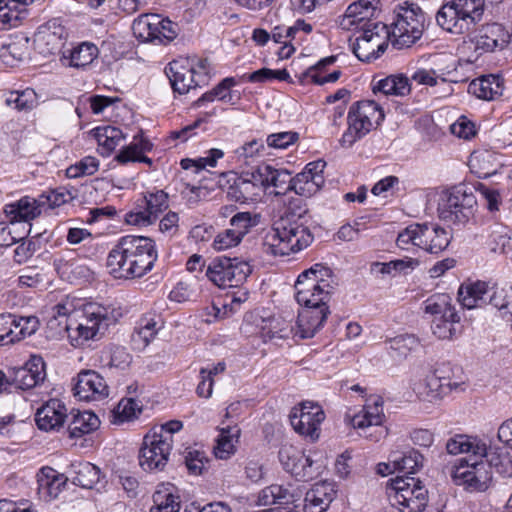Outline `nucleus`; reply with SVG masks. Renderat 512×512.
<instances>
[{"label":"nucleus","mask_w":512,"mask_h":512,"mask_svg":"<svg viewBox=\"0 0 512 512\" xmlns=\"http://www.w3.org/2000/svg\"><path fill=\"white\" fill-rule=\"evenodd\" d=\"M158 258L155 242L143 236L121 237L107 256V267L116 279L140 278L150 272Z\"/></svg>","instance_id":"f257e3e1"},{"label":"nucleus","mask_w":512,"mask_h":512,"mask_svg":"<svg viewBox=\"0 0 512 512\" xmlns=\"http://www.w3.org/2000/svg\"><path fill=\"white\" fill-rule=\"evenodd\" d=\"M484 0H453L436 13L437 24L445 31L461 35L470 33L483 20Z\"/></svg>","instance_id":"f03ea898"},{"label":"nucleus","mask_w":512,"mask_h":512,"mask_svg":"<svg viewBox=\"0 0 512 512\" xmlns=\"http://www.w3.org/2000/svg\"><path fill=\"white\" fill-rule=\"evenodd\" d=\"M331 270L315 264L303 271L295 282V299L302 308L328 306L333 290Z\"/></svg>","instance_id":"7ed1b4c3"},{"label":"nucleus","mask_w":512,"mask_h":512,"mask_svg":"<svg viewBox=\"0 0 512 512\" xmlns=\"http://www.w3.org/2000/svg\"><path fill=\"white\" fill-rule=\"evenodd\" d=\"M116 320L117 316L113 308L98 303H88L83 308L82 321L76 327L66 324L65 329L71 345L81 347L89 340H98Z\"/></svg>","instance_id":"20e7f679"},{"label":"nucleus","mask_w":512,"mask_h":512,"mask_svg":"<svg viewBox=\"0 0 512 512\" xmlns=\"http://www.w3.org/2000/svg\"><path fill=\"white\" fill-rule=\"evenodd\" d=\"M394 14L389 32L392 45L397 49L411 47L423 34L424 13L418 5L405 2L395 8Z\"/></svg>","instance_id":"39448f33"},{"label":"nucleus","mask_w":512,"mask_h":512,"mask_svg":"<svg viewBox=\"0 0 512 512\" xmlns=\"http://www.w3.org/2000/svg\"><path fill=\"white\" fill-rule=\"evenodd\" d=\"M383 119L384 112L374 100H363L353 104L347 116L348 128L339 140L340 146L352 147Z\"/></svg>","instance_id":"423d86ee"},{"label":"nucleus","mask_w":512,"mask_h":512,"mask_svg":"<svg viewBox=\"0 0 512 512\" xmlns=\"http://www.w3.org/2000/svg\"><path fill=\"white\" fill-rule=\"evenodd\" d=\"M308 210L301 206V201L291 202L285 213L280 217L284 238L290 249V253L299 252L314 240L309 227Z\"/></svg>","instance_id":"0eeeda50"},{"label":"nucleus","mask_w":512,"mask_h":512,"mask_svg":"<svg viewBox=\"0 0 512 512\" xmlns=\"http://www.w3.org/2000/svg\"><path fill=\"white\" fill-rule=\"evenodd\" d=\"M476 205L477 199L467 186H454L441 193L439 217L448 222L466 223L474 215Z\"/></svg>","instance_id":"6e6552de"},{"label":"nucleus","mask_w":512,"mask_h":512,"mask_svg":"<svg viewBox=\"0 0 512 512\" xmlns=\"http://www.w3.org/2000/svg\"><path fill=\"white\" fill-rule=\"evenodd\" d=\"M450 234L434 224H413L399 233L396 243L401 249L413 244L429 253L438 254L450 243Z\"/></svg>","instance_id":"1a4fd4ad"},{"label":"nucleus","mask_w":512,"mask_h":512,"mask_svg":"<svg viewBox=\"0 0 512 512\" xmlns=\"http://www.w3.org/2000/svg\"><path fill=\"white\" fill-rule=\"evenodd\" d=\"M391 503L401 512H423L428 501V491L414 477L397 476L391 479Z\"/></svg>","instance_id":"9d476101"},{"label":"nucleus","mask_w":512,"mask_h":512,"mask_svg":"<svg viewBox=\"0 0 512 512\" xmlns=\"http://www.w3.org/2000/svg\"><path fill=\"white\" fill-rule=\"evenodd\" d=\"M250 264L240 258L220 256L206 267L205 276L220 288L234 287L243 283L251 274Z\"/></svg>","instance_id":"9b49d317"},{"label":"nucleus","mask_w":512,"mask_h":512,"mask_svg":"<svg viewBox=\"0 0 512 512\" xmlns=\"http://www.w3.org/2000/svg\"><path fill=\"white\" fill-rule=\"evenodd\" d=\"M489 457L463 458L452 471V479L456 485L463 486L470 492L485 491L492 479L491 471L494 468L489 464Z\"/></svg>","instance_id":"f8f14e48"},{"label":"nucleus","mask_w":512,"mask_h":512,"mask_svg":"<svg viewBox=\"0 0 512 512\" xmlns=\"http://www.w3.org/2000/svg\"><path fill=\"white\" fill-rule=\"evenodd\" d=\"M363 32L356 38L353 52L357 58L370 62L382 55L388 47L389 31L383 23H367Z\"/></svg>","instance_id":"ddd939ff"},{"label":"nucleus","mask_w":512,"mask_h":512,"mask_svg":"<svg viewBox=\"0 0 512 512\" xmlns=\"http://www.w3.org/2000/svg\"><path fill=\"white\" fill-rule=\"evenodd\" d=\"M172 441L163 433L154 431L147 434L139 451V464L145 471L163 470L166 466Z\"/></svg>","instance_id":"4468645a"},{"label":"nucleus","mask_w":512,"mask_h":512,"mask_svg":"<svg viewBox=\"0 0 512 512\" xmlns=\"http://www.w3.org/2000/svg\"><path fill=\"white\" fill-rule=\"evenodd\" d=\"M446 451L451 455L467 453L469 454L468 459L491 456L488 460L489 464L494 466L498 473H504L505 464L510 462L506 456L502 457L495 453L488 452L487 445L482 440L466 435H456L450 438L446 443Z\"/></svg>","instance_id":"2eb2a0df"},{"label":"nucleus","mask_w":512,"mask_h":512,"mask_svg":"<svg viewBox=\"0 0 512 512\" xmlns=\"http://www.w3.org/2000/svg\"><path fill=\"white\" fill-rule=\"evenodd\" d=\"M290 423L300 435L315 441L320 436V425L325 419V413L320 405L313 402H303L294 407L290 413Z\"/></svg>","instance_id":"dca6fc26"},{"label":"nucleus","mask_w":512,"mask_h":512,"mask_svg":"<svg viewBox=\"0 0 512 512\" xmlns=\"http://www.w3.org/2000/svg\"><path fill=\"white\" fill-rule=\"evenodd\" d=\"M170 84L179 94H185L190 89L206 83V76L203 73H196L195 65L188 58H180L171 61L165 69Z\"/></svg>","instance_id":"f3484780"},{"label":"nucleus","mask_w":512,"mask_h":512,"mask_svg":"<svg viewBox=\"0 0 512 512\" xmlns=\"http://www.w3.org/2000/svg\"><path fill=\"white\" fill-rule=\"evenodd\" d=\"M383 419V399L380 396H371L363 409L352 417L351 424L354 428L362 430L374 428V431L366 436L379 441L387 434L386 429L381 426Z\"/></svg>","instance_id":"a211bd4d"},{"label":"nucleus","mask_w":512,"mask_h":512,"mask_svg":"<svg viewBox=\"0 0 512 512\" xmlns=\"http://www.w3.org/2000/svg\"><path fill=\"white\" fill-rule=\"evenodd\" d=\"M73 390L74 395L84 401L102 400L108 396L105 379L94 370L79 372Z\"/></svg>","instance_id":"6ab92c4d"},{"label":"nucleus","mask_w":512,"mask_h":512,"mask_svg":"<svg viewBox=\"0 0 512 512\" xmlns=\"http://www.w3.org/2000/svg\"><path fill=\"white\" fill-rule=\"evenodd\" d=\"M329 314L328 306L301 308L298 312L296 328L295 330L291 329V332H294V336L300 339L312 338L322 329Z\"/></svg>","instance_id":"aec40b11"},{"label":"nucleus","mask_w":512,"mask_h":512,"mask_svg":"<svg viewBox=\"0 0 512 512\" xmlns=\"http://www.w3.org/2000/svg\"><path fill=\"white\" fill-rule=\"evenodd\" d=\"M10 377L11 387L26 390L37 386L46 377L45 363L41 356L33 355L23 367L17 368Z\"/></svg>","instance_id":"412c9836"},{"label":"nucleus","mask_w":512,"mask_h":512,"mask_svg":"<svg viewBox=\"0 0 512 512\" xmlns=\"http://www.w3.org/2000/svg\"><path fill=\"white\" fill-rule=\"evenodd\" d=\"M510 41V33L498 23L482 25L473 38L475 50L481 53L502 50Z\"/></svg>","instance_id":"4be33fe9"},{"label":"nucleus","mask_w":512,"mask_h":512,"mask_svg":"<svg viewBox=\"0 0 512 512\" xmlns=\"http://www.w3.org/2000/svg\"><path fill=\"white\" fill-rule=\"evenodd\" d=\"M67 418V409L58 399H51L40 407L35 416L39 429L44 431L59 430Z\"/></svg>","instance_id":"5701e85b"},{"label":"nucleus","mask_w":512,"mask_h":512,"mask_svg":"<svg viewBox=\"0 0 512 512\" xmlns=\"http://www.w3.org/2000/svg\"><path fill=\"white\" fill-rule=\"evenodd\" d=\"M8 326L7 335L10 343L21 341L33 335L39 328L40 322L36 316L16 317L11 314L0 315V326Z\"/></svg>","instance_id":"b1692460"},{"label":"nucleus","mask_w":512,"mask_h":512,"mask_svg":"<svg viewBox=\"0 0 512 512\" xmlns=\"http://www.w3.org/2000/svg\"><path fill=\"white\" fill-rule=\"evenodd\" d=\"M66 38V30L64 26L59 24L57 20H51L44 26L40 27L36 34L35 41L45 54H55L61 51L64 39Z\"/></svg>","instance_id":"393cba45"},{"label":"nucleus","mask_w":512,"mask_h":512,"mask_svg":"<svg viewBox=\"0 0 512 512\" xmlns=\"http://www.w3.org/2000/svg\"><path fill=\"white\" fill-rule=\"evenodd\" d=\"M67 478L51 467L42 468L37 474L38 495L45 501L58 497L66 485Z\"/></svg>","instance_id":"a878e982"},{"label":"nucleus","mask_w":512,"mask_h":512,"mask_svg":"<svg viewBox=\"0 0 512 512\" xmlns=\"http://www.w3.org/2000/svg\"><path fill=\"white\" fill-rule=\"evenodd\" d=\"M503 79L498 75H485L474 79L468 87L469 93L483 100H495L503 94Z\"/></svg>","instance_id":"bb28decb"},{"label":"nucleus","mask_w":512,"mask_h":512,"mask_svg":"<svg viewBox=\"0 0 512 512\" xmlns=\"http://www.w3.org/2000/svg\"><path fill=\"white\" fill-rule=\"evenodd\" d=\"M279 458L285 470L292 475L300 478L311 477L307 469L311 468L313 461L300 451L284 447L279 451Z\"/></svg>","instance_id":"cd10ccee"},{"label":"nucleus","mask_w":512,"mask_h":512,"mask_svg":"<svg viewBox=\"0 0 512 512\" xmlns=\"http://www.w3.org/2000/svg\"><path fill=\"white\" fill-rule=\"evenodd\" d=\"M5 212L10 220L13 221H29L42 212H44L42 203L37 199L31 197H23L16 203L7 205Z\"/></svg>","instance_id":"c85d7f7f"},{"label":"nucleus","mask_w":512,"mask_h":512,"mask_svg":"<svg viewBox=\"0 0 512 512\" xmlns=\"http://www.w3.org/2000/svg\"><path fill=\"white\" fill-rule=\"evenodd\" d=\"M376 5L370 0H358L350 4L339 21L340 27L344 30H350L357 16L364 22L362 26H366L367 23H374L371 19L376 13Z\"/></svg>","instance_id":"c756f323"},{"label":"nucleus","mask_w":512,"mask_h":512,"mask_svg":"<svg viewBox=\"0 0 512 512\" xmlns=\"http://www.w3.org/2000/svg\"><path fill=\"white\" fill-rule=\"evenodd\" d=\"M100 425L99 418L91 411L72 410L68 424L70 438H80L95 431Z\"/></svg>","instance_id":"7c9ffc66"},{"label":"nucleus","mask_w":512,"mask_h":512,"mask_svg":"<svg viewBox=\"0 0 512 512\" xmlns=\"http://www.w3.org/2000/svg\"><path fill=\"white\" fill-rule=\"evenodd\" d=\"M34 0H0V29H8L18 25L25 17L26 6Z\"/></svg>","instance_id":"2f4dec72"},{"label":"nucleus","mask_w":512,"mask_h":512,"mask_svg":"<svg viewBox=\"0 0 512 512\" xmlns=\"http://www.w3.org/2000/svg\"><path fill=\"white\" fill-rule=\"evenodd\" d=\"M334 491L330 484L318 483L306 493L305 512H324L333 500Z\"/></svg>","instance_id":"473e14b6"},{"label":"nucleus","mask_w":512,"mask_h":512,"mask_svg":"<svg viewBox=\"0 0 512 512\" xmlns=\"http://www.w3.org/2000/svg\"><path fill=\"white\" fill-rule=\"evenodd\" d=\"M489 293L485 282L477 281L467 286H461L458 291V300L463 307L473 309L487 304Z\"/></svg>","instance_id":"72a5a7b5"},{"label":"nucleus","mask_w":512,"mask_h":512,"mask_svg":"<svg viewBox=\"0 0 512 512\" xmlns=\"http://www.w3.org/2000/svg\"><path fill=\"white\" fill-rule=\"evenodd\" d=\"M280 218L276 220L270 230H268L263 238V251L273 256L289 255L290 249L287 244Z\"/></svg>","instance_id":"f704fd0d"},{"label":"nucleus","mask_w":512,"mask_h":512,"mask_svg":"<svg viewBox=\"0 0 512 512\" xmlns=\"http://www.w3.org/2000/svg\"><path fill=\"white\" fill-rule=\"evenodd\" d=\"M411 86L408 77L403 74L389 75L379 80L373 86V92L386 96H406L410 93Z\"/></svg>","instance_id":"c9c22d12"},{"label":"nucleus","mask_w":512,"mask_h":512,"mask_svg":"<svg viewBox=\"0 0 512 512\" xmlns=\"http://www.w3.org/2000/svg\"><path fill=\"white\" fill-rule=\"evenodd\" d=\"M98 48L95 44L84 42L69 51L68 55L63 54L65 65L82 68L90 65L98 56Z\"/></svg>","instance_id":"e433bc0d"},{"label":"nucleus","mask_w":512,"mask_h":512,"mask_svg":"<svg viewBox=\"0 0 512 512\" xmlns=\"http://www.w3.org/2000/svg\"><path fill=\"white\" fill-rule=\"evenodd\" d=\"M93 132L100 147L101 154L105 156H108L125 140L123 132L114 126L97 127Z\"/></svg>","instance_id":"4c0bfd02"},{"label":"nucleus","mask_w":512,"mask_h":512,"mask_svg":"<svg viewBox=\"0 0 512 512\" xmlns=\"http://www.w3.org/2000/svg\"><path fill=\"white\" fill-rule=\"evenodd\" d=\"M72 481L75 485L92 489L101 477L100 469L90 462H79L72 465Z\"/></svg>","instance_id":"58836bf2"},{"label":"nucleus","mask_w":512,"mask_h":512,"mask_svg":"<svg viewBox=\"0 0 512 512\" xmlns=\"http://www.w3.org/2000/svg\"><path fill=\"white\" fill-rule=\"evenodd\" d=\"M391 457L393 469L404 473L403 476L417 472L422 467L424 459L422 454L413 448L403 453L394 452Z\"/></svg>","instance_id":"ea45409f"},{"label":"nucleus","mask_w":512,"mask_h":512,"mask_svg":"<svg viewBox=\"0 0 512 512\" xmlns=\"http://www.w3.org/2000/svg\"><path fill=\"white\" fill-rule=\"evenodd\" d=\"M423 305L424 312L432 315L434 318L438 316H455V312H457L452 304V298L445 293L430 296L424 301Z\"/></svg>","instance_id":"a19ab883"},{"label":"nucleus","mask_w":512,"mask_h":512,"mask_svg":"<svg viewBox=\"0 0 512 512\" xmlns=\"http://www.w3.org/2000/svg\"><path fill=\"white\" fill-rule=\"evenodd\" d=\"M418 264V260L412 258L396 259L386 263L374 262L371 265V270L377 271L383 275L396 276L397 274H408L413 271Z\"/></svg>","instance_id":"79ce46f5"},{"label":"nucleus","mask_w":512,"mask_h":512,"mask_svg":"<svg viewBox=\"0 0 512 512\" xmlns=\"http://www.w3.org/2000/svg\"><path fill=\"white\" fill-rule=\"evenodd\" d=\"M460 316L455 312V316H438L433 318L431 329L432 333L441 340L452 339L459 333L458 325Z\"/></svg>","instance_id":"37998d69"},{"label":"nucleus","mask_w":512,"mask_h":512,"mask_svg":"<svg viewBox=\"0 0 512 512\" xmlns=\"http://www.w3.org/2000/svg\"><path fill=\"white\" fill-rule=\"evenodd\" d=\"M148 149V141L133 142L124 146L116 155L115 160L121 164L128 162H145L150 165L152 163L151 159L143 155V152Z\"/></svg>","instance_id":"c03bdc74"},{"label":"nucleus","mask_w":512,"mask_h":512,"mask_svg":"<svg viewBox=\"0 0 512 512\" xmlns=\"http://www.w3.org/2000/svg\"><path fill=\"white\" fill-rule=\"evenodd\" d=\"M238 429H222L214 447V454L219 459H228L235 453V443L238 441Z\"/></svg>","instance_id":"a18cd8bd"},{"label":"nucleus","mask_w":512,"mask_h":512,"mask_svg":"<svg viewBox=\"0 0 512 512\" xmlns=\"http://www.w3.org/2000/svg\"><path fill=\"white\" fill-rule=\"evenodd\" d=\"M323 184V176H309L304 171L291 177V190L299 195H310L319 190Z\"/></svg>","instance_id":"49530a36"},{"label":"nucleus","mask_w":512,"mask_h":512,"mask_svg":"<svg viewBox=\"0 0 512 512\" xmlns=\"http://www.w3.org/2000/svg\"><path fill=\"white\" fill-rule=\"evenodd\" d=\"M153 506L150 512H179V497L167 488L159 489L153 494Z\"/></svg>","instance_id":"de8ad7c7"},{"label":"nucleus","mask_w":512,"mask_h":512,"mask_svg":"<svg viewBox=\"0 0 512 512\" xmlns=\"http://www.w3.org/2000/svg\"><path fill=\"white\" fill-rule=\"evenodd\" d=\"M487 303L496 308L502 317L512 315V288H495L489 290Z\"/></svg>","instance_id":"09e8293b"},{"label":"nucleus","mask_w":512,"mask_h":512,"mask_svg":"<svg viewBox=\"0 0 512 512\" xmlns=\"http://www.w3.org/2000/svg\"><path fill=\"white\" fill-rule=\"evenodd\" d=\"M386 343L389 345V349L394 351L399 357H406L419 346L418 338L412 334H403L389 338Z\"/></svg>","instance_id":"8fccbe9b"},{"label":"nucleus","mask_w":512,"mask_h":512,"mask_svg":"<svg viewBox=\"0 0 512 512\" xmlns=\"http://www.w3.org/2000/svg\"><path fill=\"white\" fill-rule=\"evenodd\" d=\"M260 221V215L252 214L250 212L235 213L230 220L231 229L243 238L249 230L256 226Z\"/></svg>","instance_id":"3c124183"},{"label":"nucleus","mask_w":512,"mask_h":512,"mask_svg":"<svg viewBox=\"0 0 512 512\" xmlns=\"http://www.w3.org/2000/svg\"><path fill=\"white\" fill-rule=\"evenodd\" d=\"M223 156L224 152L222 150L213 148L208 151L207 156L205 157H200L198 159H182L180 164L181 167L185 170L194 167L195 172H199L207 166L215 167L218 159L222 158Z\"/></svg>","instance_id":"603ef678"},{"label":"nucleus","mask_w":512,"mask_h":512,"mask_svg":"<svg viewBox=\"0 0 512 512\" xmlns=\"http://www.w3.org/2000/svg\"><path fill=\"white\" fill-rule=\"evenodd\" d=\"M336 60L335 56L326 57L320 60L315 67H312L308 71V75L312 79L313 83L323 85L325 83H332L339 79L341 75L340 70H335L327 75H322L320 71L327 65L333 64Z\"/></svg>","instance_id":"864d4df0"},{"label":"nucleus","mask_w":512,"mask_h":512,"mask_svg":"<svg viewBox=\"0 0 512 512\" xmlns=\"http://www.w3.org/2000/svg\"><path fill=\"white\" fill-rule=\"evenodd\" d=\"M8 106L19 111L32 109L36 103V94L32 89L13 91L5 100Z\"/></svg>","instance_id":"5fc2aeb1"},{"label":"nucleus","mask_w":512,"mask_h":512,"mask_svg":"<svg viewBox=\"0 0 512 512\" xmlns=\"http://www.w3.org/2000/svg\"><path fill=\"white\" fill-rule=\"evenodd\" d=\"M145 208L156 221L158 215L168 208V194L163 190L148 192L144 196Z\"/></svg>","instance_id":"6e6d98bb"},{"label":"nucleus","mask_w":512,"mask_h":512,"mask_svg":"<svg viewBox=\"0 0 512 512\" xmlns=\"http://www.w3.org/2000/svg\"><path fill=\"white\" fill-rule=\"evenodd\" d=\"M157 322L152 318L141 319L139 326L133 333V341L141 343L143 347L147 346L157 335Z\"/></svg>","instance_id":"4d7b16f0"},{"label":"nucleus","mask_w":512,"mask_h":512,"mask_svg":"<svg viewBox=\"0 0 512 512\" xmlns=\"http://www.w3.org/2000/svg\"><path fill=\"white\" fill-rule=\"evenodd\" d=\"M142 412V405L134 398H123L117 405L115 414L119 422L131 421Z\"/></svg>","instance_id":"13d9d810"},{"label":"nucleus","mask_w":512,"mask_h":512,"mask_svg":"<svg viewBox=\"0 0 512 512\" xmlns=\"http://www.w3.org/2000/svg\"><path fill=\"white\" fill-rule=\"evenodd\" d=\"M99 161L92 156H87L81 159L74 165L67 168L66 174L69 178H78L86 175H93L97 172Z\"/></svg>","instance_id":"bf43d9fd"},{"label":"nucleus","mask_w":512,"mask_h":512,"mask_svg":"<svg viewBox=\"0 0 512 512\" xmlns=\"http://www.w3.org/2000/svg\"><path fill=\"white\" fill-rule=\"evenodd\" d=\"M298 133L287 131L268 135L266 143L268 147L275 149H286L298 140Z\"/></svg>","instance_id":"052dcab7"},{"label":"nucleus","mask_w":512,"mask_h":512,"mask_svg":"<svg viewBox=\"0 0 512 512\" xmlns=\"http://www.w3.org/2000/svg\"><path fill=\"white\" fill-rule=\"evenodd\" d=\"M475 189L484 199L485 205L490 212H495L499 210V206L501 204V197L500 193L497 190L492 189L483 183H478Z\"/></svg>","instance_id":"680f3d73"},{"label":"nucleus","mask_w":512,"mask_h":512,"mask_svg":"<svg viewBox=\"0 0 512 512\" xmlns=\"http://www.w3.org/2000/svg\"><path fill=\"white\" fill-rule=\"evenodd\" d=\"M132 356L125 347L114 346L111 348L109 365L121 370L130 366Z\"/></svg>","instance_id":"e2e57ef3"},{"label":"nucleus","mask_w":512,"mask_h":512,"mask_svg":"<svg viewBox=\"0 0 512 512\" xmlns=\"http://www.w3.org/2000/svg\"><path fill=\"white\" fill-rule=\"evenodd\" d=\"M270 187L277 189L276 194L291 190V174L285 169L274 168L270 178Z\"/></svg>","instance_id":"0e129e2a"},{"label":"nucleus","mask_w":512,"mask_h":512,"mask_svg":"<svg viewBox=\"0 0 512 512\" xmlns=\"http://www.w3.org/2000/svg\"><path fill=\"white\" fill-rule=\"evenodd\" d=\"M242 238L239 237V233L236 234L231 228L219 233L214 241L213 247L216 250H225L238 245Z\"/></svg>","instance_id":"69168bd1"},{"label":"nucleus","mask_w":512,"mask_h":512,"mask_svg":"<svg viewBox=\"0 0 512 512\" xmlns=\"http://www.w3.org/2000/svg\"><path fill=\"white\" fill-rule=\"evenodd\" d=\"M450 131L453 135L463 139H470L476 133L475 125L464 116L450 126Z\"/></svg>","instance_id":"338daca9"},{"label":"nucleus","mask_w":512,"mask_h":512,"mask_svg":"<svg viewBox=\"0 0 512 512\" xmlns=\"http://www.w3.org/2000/svg\"><path fill=\"white\" fill-rule=\"evenodd\" d=\"M235 83V79L232 77L222 80L215 88H213L214 95L217 96L216 98L224 103L234 105L236 101L234 100V95L230 88L234 86Z\"/></svg>","instance_id":"774afa93"}]
</instances>
